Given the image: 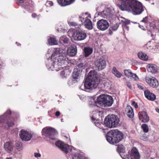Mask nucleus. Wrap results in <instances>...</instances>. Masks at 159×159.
<instances>
[{
  "label": "nucleus",
  "mask_w": 159,
  "mask_h": 159,
  "mask_svg": "<svg viewBox=\"0 0 159 159\" xmlns=\"http://www.w3.org/2000/svg\"><path fill=\"white\" fill-rule=\"evenodd\" d=\"M52 53L51 59L48 58L46 61L47 68L49 70L57 71L62 69V66L68 59L66 53L63 52H59V49L50 48L47 52V55Z\"/></svg>",
  "instance_id": "obj_1"
},
{
  "label": "nucleus",
  "mask_w": 159,
  "mask_h": 159,
  "mask_svg": "<svg viewBox=\"0 0 159 159\" xmlns=\"http://www.w3.org/2000/svg\"><path fill=\"white\" fill-rule=\"evenodd\" d=\"M119 0L121 4L119 7L122 11L132 12L134 15H139L144 11L142 3L136 0Z\"/></svg>",
  "instance_id": "obj_2"
},
{
  "label": "nucleus",
  "mask_w": 159,
  "mask_h": 159,
  "mask_svg": "<svg viewBox=\"0 0 159 159\" xmlns=\"http://www.w3.org/2000/svg\"><path fill=\"white\" fill-rule=\"evenodd\" d=\"M94 97H91L89 99V105L90 107L99 106L108 107H111L113 103V99L110 96L104 94L101 95L98 97L97 101L95 99Z\"/></svg>",
  "instance_id": "obj_3"
},
{
  "label": "nucleus",
  "mask_w": 159,
  "mask_h": 159,
  "mask_svg": "<svg viewBox=\"0 0 159 159\" xmlns=\"http://www.w3.org/2000/svg\"><path fill=\"white\" fill-rule=\"evenodd\" d=\"M99 80L98 79L96 71L94 70H91L88 73L87 78L84 82V89H81V87L80 89L84 90L87 92H89L90 90L96 89L99 86Z\"/></svg>",
  "instance_id": "obj_4"
},
{
  "label": "nucleus",
  "mask_w": 159,
  "mask_h": 159,
  "mask_svg": "<svg viewBox=\"0 0 159 159\" xmlns=\"http://www.w3.org/2000/svg\"><path fill=\"white\" fill-rule=\"evenodd\" d=\"M11 115L13 116H19L18 113L12 112L9 109L3 115L0 116V131L6 128L5 125L7 124L8 127H12L14 125V120L13 118L11 117Z\"/></svg>",
  "instance_id": "obj_5"
},
{
  "label": "nucleus",
  "mask_w": 159,
  "mask_h": 159,
  "mask_svg": "<svg viewBox=\"0 0 159 159\" xmlns=\"http://www.w3.org/2000/svg\"><path fill=\"white\" fill-rule=\"evenodd\" d=\"M55 144L59 148L66 154H67L69 151L71 152L72 154L69 155L70 159H85L83 154H81L79 152L72 151L73 150H75V148L72 146L65 144L61 141L56 142Z\"/></svg>",
  "instance_id": "obj_6"
},
{
  "label": "nucleus",
  "mask_w": 159,
  "mask_h": 159,
  "mask_svg": "<svg viewBox=\"0 0 159 159\" xmlns=\"http://www.w3.org/2000/svg\"><path fill=\"white\" fill-rule=\"evenodd\" d=\"M107 141L110 144L117 143L124 138V134L117 129L109 131L106 136Z\"/></svg>",
  "instance_id": "obj_7"
},
{
  "label": "nucleus",
  "mask_w": 159,
  "mask_h": 159,
  "mask_svg": "<svg viewBox=\"0 0 159 159\" xmlns=\"http://www.w3.org/2000/svg\"><path fill=\"white\" fill-rule=\"evenodd\" d=\"M90 18V14L87 12L82 14L79 18V20L81 21L83 25H84L85 27L89 30L93 28L92 21L89 19Z\"/></svg>",
  "instance_id": "obj_8"
},
{
  "label": "nucleus",
  "mask_w": 159,
  "mask_h": 159,
  "mask_svg": "<svg viewBox=\"0 0 159 159\" xmlns=\"http://www.w3.org/2000/svg\"><path fill=\"white\" fill-rule=\"evenodd\" d=\"M102 7V6H100L96 8V11L98 12V15L110 21L113 16V11L110 8H107L103 11H100Z\"/></svg>",
  "instance_id": "obj_9"
},
{
  "label": "nucleus",
  "mask_w": 159,
  "mask_h": 159,
  "mask_svg": "<svg viewBox=\"0 0 159 159\" xmlns=\"http://www.w3.org/2000/svg\"><path fill=\"white\" fill-rule=\"evenodd\" d=\"M42 133L43 135L50 139L55 140L54 136L57 134V131L54 128L49 127H47L42 130Z\"/></svg>",
  "instance_id": "obj_10"
},
{
  "label": "nucleus",
  "mask_w": 159,
  "mask_h": 159,
  "mask_svg": "<svg viewBox=\"0 0 159 159\" xmlns=\"http://www.w3.org/2000/svg\"><path fill=\"white\" fill-rule=\"evenodd\" d=\"M123 159H140V157L138 149L135 147H133L131 150V153L128 152L126 156H123L120 155Z\"/></svg>",
  "instance_id": "obj_11"
},
{
  "label": "nucleus",
  "mask_w": 159,
  "mask_h": 159,
  "mask_svg": "<svg viewBox=\"0 0 159 159\" xmlns=\"http://www.w3.org/2000/svg\"><path fill=\"white\" fill-rule=\"evenodd\" d=\"M72 36L75 40L81 41L84 39L86 38L87 35L84 31L78 30L74 32Z\"/></svg>",
  "instance_id": "obj_12"
},
{
  "label": "nucleus",
  "mask_w": 159,
  "mask_h": 159,
  "mask_svg": "<svg viewBox=\"0 0 159 159\" xmlns=\"http://www.w3.org/2000/svg\"><path fill=\"white\" fill-rule=\"evenodd\" d=\"M97 26L99 30L104 31L108 28L109 25V23L106 20L101 19L97 21Z\"/></svg>",
  "instance_id": "obj_13"
},
{
  "label": "nucleus",
  "mask_w": 159,
  "mask_h": 159,
  "mask_svg": "<svg viewBox=\"0 0 159 159\" xmlns=\"http://www.w3.org/2000/svg\"><path fill=\"white\" fill-rule=\"evenodd\" d=\"M95 65L97 68L99 70L104 69L106 66V61L103 57L97 59L95 62Z\"/></svg>",
  "instance_id": "obj_14"
},
{
  "label": "nucleus",
  "mask_w": 159,
  "mask_h": 159,
  "mask_svg": "<svg viewBox=\"0 0 159 159\" xmlns=\"http://www.w3.org/2000/svg\"><path fill=\"white\" fill-rule=\"evenodd\" d=\"M145 81L151 87L154 88H157L159 85V83L157 80L154 77L150 78L146 77L145 79Z\"/></svg>",
  "instance_id": "obj_15"
},
{
  "label": "nucleus",
  "mask_w": 159,
  "mask_h": 159,
  "mask_svg": "<svg viewBox=\"0 0 159 159\" xmlns=\"http://www.w3.org/2000/svg\"><path fill=\"white\" fill-rule=\"evenodd\" d=\"M20 134V136L23 141H30L32 137V134L27 131L21 130Z\"/></svg>",
  "instance_id": "obj_16"
},
{
  "label": "nucleus",
  "mask_w": 159,
  "mask_h": 159,
  "mask_svg": "<svg viewBox=\"0 0 159 159\" xmlns=\"http://www.w3.org/2000/svg\"><path fill=\"white\" fill-rule=\"evenodd\" d=\"M64 52L66 53L67 58H68V55L70 57L74 56L76 54L77 52L76 47L75 45H72L69 47L67 50V54L66 52L65 51H62V52ZM68 60L64 64L68 63L67 61L68 60Z\"/></svg>",
  "instance_id": "obj_17"
},
{
  "label": "nucleus",
  "mask_w": 159,
  "mask_h": 159,
  "mask_svg": "<svg viewBox=\"0 0 159 159\" xmlns=\"http://www.w3.org/2000/svg\"><path fill=\"white\" fill-rule=\"evenodd\" d=\"M138 116L139 120L143 122H147L149 120V117L145 111L139 112Z\"/></svg>",
  "instance_id": "obj_18"
},
{
  "label": "nucleus",
  "mask_w": 159,
  "mask_h": 159,
  "mask_svg": "<svg viewBox=\"0 0 159 159\" xmlns=\"http://www.w3.org/2000/svg\"><path fill=\"white\" fill-rule=\"evenodd\" d=\"M144 95L148 100L152 101H154L156 98L155 95L151 93L148 90H146L144 91Z\"/></svg>",
  "instance_id": "obj_19"
},
{
  "label": "nucleus",
  "mask_w": 159,
  "mask_h": 159,
  "mask_svg": "<svg viewBox=\"0 0 159 159\" xmlns=\"http://www.w3.org/2000/svg\"><path fill=\"white\" fill-rule=\"evenodd\" d=\"M110 116L111 122V125H112L113 128H114L119 124V119L117 116L114 115H111Z\"/></svg>",
  "instance_id": "obj_20"
},
{
  "label": "nucleus",
  "mask_w": 159,
  "mask_h": 159,
  "mask_svg": "<svg viewBox=\"0 0 159 159\" xmlns=\"http://www.w3.org/2000/svg\"><path fill=\"white\" fill-rule=\"evenodd\" d=\"M81 70L78 69V68H75L73 71L72 74V80L77 81L81 74Z\"/></svg>",
  "instance_id": "obj_21"
},
{
  "label": "nucleus",
  "mask_w": 159,
  "mask_h": 159,
  "mask_svg": "<svg viewBox=\"0 0 159 159\" xmlns=\"http://www.w3.org/2000/svg\"><path fill=\"white\" fill-rule=\"evenodd\" d=\"M75 0H57L59 5L64 7L73 3Z\"/></svg>",
  "instance_id": "obj_22"
},
{
  "label": "nucleus",
  "mask_w": 159,
  "mask_h": 159,
  "mask_svg": "<svg viewBox=\"0 0 159 159\" xmlns=\"http://www.w3.org/2000/svg\"><path fill=\"white\" fill-rule=\"evenodd\" d=\"M5 150L8 153H10L13 149V144L11 141L6 142L4 145Z\"/></svg>",
  "instance_id": "obj_23"
},
{
  "label": "nucleus",
  "mask_w": 159,
  "mask_h": 159,
  "mask_svg": "<svg viewBox=\"0 0 159 159\" xmlns=\"http://www.w3.org/2000/svg\"><path fill=\"white\" fill-rule=\"evenodd\" d=\"M147 70L148 72L155 74L157 73L158 70V67L155 65L149 64H148L147 66Z\"/></svg>",
  "instance_id": "obj_24"
},
{
  "label": "nucleus",
  "mask_w": 159,
  "mask_h": 159,
  "mask_svg": "<svg viewBox=\"0 0 159 159\" xmlns=\"http://www.w3.org/2000/svg\"><path fill=\"white\" fill-rule=\"evenodd\" d=\"M125 111L127 116L132 118L134 117V113L132 108L130 106H127L125 109Z\"/></svg>",
  "instance_id": "obj_25"
},
{
  "label": "nucleus",
  "mask_w": 159,
  "mask_h": 159,
  "mask_svg": "<svg viewBox=\"0 0 159 159\" xmlns=\"http://www.w3.org/2000/svg\"><path fill=\"white\" fill-rule=\"evenodd\" d=\"M92 120L94 121V123L95 125L97 127L99 128L100 129H102V130H104V129L102 127H101V125H103V124L101 122L99 121V120L97 118L95 117L94 115H93L91 117Z\"/></svg>",
  "instance_id": "obj_26"
},
{
  "label": "nucleus",
  "mask_w": 159,
  "mask_h": 159,
  "mask_svg": "<svg viewBox=\"0 0 159 159\" xmlns=\"http://www.w3.org/2000/svg\"><path fill=\"white\" fill-rule=\"evenodd\" d=\"M84 57H87L92 53L93 49L92 48L87 47H84Z\"/></svg>",
  "instance_id": "obj_27"
},
{
  "label": "nucleus",
  "mask_w": 159,
  "mask_h": 159,
  "mask_svg": "<svg viewBox=\"0 0 159 159\" xmlns=\"http://www.w3.org/2000/svg\"><path fill=\"white\" fill-rule=\"evenodd\" d=\"M111 120L110 115H108L105 117L104 121V123L105 125L110 128H113Z\"/></svg>",
  "instance_id": "obj_28"
},
{
  "label": "nucleus",
  "mask_w": 159,
  "mask_h": 159,
  "mask_svg": "<svg viewBox=\"0 0 159 159\" xmlns=\"http://www.w3.org/2000/svg\"><path fill=\"white\" fill-rule=\"evenodd\" d=\"M138 56L140 59L146 61L148 59V56L147 55L142 52H139L138 54Z\"/></svg>",
  "instance_id": "obj_29"
},
{
  "label": "nucleus",
  "mask_w": 159,
  "mask_h": 159,
  "mask_svg": "<svg viewBox=\"0 0 159 159\" xmlns=\"http://www.w3.org/2000/svg\"><path fill=\"white\" fill-rule=\"evenodd\" d=\"M112 73L117 78H120L122 75V74L119 72L116 68L114 66L111 70Z\"/></svg>",
  "instance_id": "obj_30"
},
{
  "label": "nucleus",
  "mask_w": 159,
  "mask_h": 159,
  "mask_svg": "<svg viewBox=\"0 0 159 159\" xmlns=\"http://www.w3.org/2000/svg\"><path fill=\"white\" fill-rule=\"evenodd\" d=\"M48 41L49 44L51 45H57L58 43L55 38L49 37V38L48 39Z\"/></svg>",
  "instance_id": "obj_31"
},
{
  "label": "nucleus",
  "mask_w": 159,
  "mask_h": 159,
  "mask_svg": "<svg viewBox=\"0 0 159 159\" xmlns=\"http://www.w3.org/2000/svg\"><path fill=\"white\" fill-rule=\"evenodd\" d=\"M28 4H26L25 5L24 8L27 11H29L31 8L33 6L34 2L31 0H28Z\"/></svg>",
  "instance_id": "obj_32"
},
{
  "label": "nucleus",
  "mask_w": 159,
  "mask_h": 159,
  "mask_svg": "<svg viewBox=\"0 0 159 159\" xmlns=\"http://www.w3.org/2000/svg\"><path fill=\"white\" fill-rule=\"evenodd\" d=\"M117 151L120 154V155H121L120 153H124L125 152V148L124 146L122 145H118L117 148ZM123 156L125 155H123L121 154Z\"/></svg>",
  "instance_id": "obj_33"
},
{
  "label": "nucleus",
  "mask_w": 159,
  "mask_h": 159,
  "mask_svg": "<svg viewBox=\"0 0 159 159\" xmlns=\"http://www.w3.org/2000/svg\"><path fill=\"white\" fill-rule=\"evenodd\" d=\"M150 44V42H149L147 44V47L148 48H149L150 49H154V50H155L156 49H157L159 48V43H157L156 45H154L152 46Z\"/></svg>",
  "instance_id": "obj_34"
},
{
  "label": "nucleus",
  "mask_w": 159,
  "mask_h": 159,
  "mask_svg": "<svg viewBox=\"0 0 159 159\" xmlns=\"http://www.w3.org/2000/svg\"><path fill=\"white\" fill-rule=\"evenodd\" d=\"M69 39L66 36H62L60 38V42L61 43L67 44L69 43Z\"/></svg>",
  "instance_id": "obj_35"
},
{
  "label": "nucleus",
  "mask_w": 159,
  "mask_h": 159,
  "mask_svg": "<svg viewBox=\"0 0 159 159\" xmlns=\"http://www.w3.org/2000/svg\"><path fill=\"white\" fill-rule=\"evenodd\" d=\"M119 20L123 24L122 25H127L130 23L129 20L122 17L119 18Z\"/></svg>",
  "instance_id": "obj_36"
},
{
  "label": "nucleus",
  "mask_w": 159,
  "mask_h": 159,
  "mask_svg": "<svg viewBox=\"0 0 159 159\" xmlns=\"http://www.w3.org/2000/svg\"><path fill=\"white\" fill-rule=\"evenodd\" d=\"M102 84H101V83H100V82L99 81V86L97 87V88H107V87H109V82L107 81L103 82Z\"/></svg>",
  "instance_id": "obj_37"
},
{
  "label": "nucleus",
  "mask_w": 159,
  "mask_h": 159,
  "mask_svg": "<svg viewBox=\"0 0 159 159\" xmlns=\"http://www.w3.org/2000/svg\"><path fill=\"white\" fill-rule=\"evenodd\" d=\"M16 148L18 151H22L23 149L22 143L20 142H17L16 145Z\"/></svg>",
  "instance_id": "obj_38"
},
{
  "label": "nucleus",
  "mask_w": 159,
  "mask_h": 159,
  "mask_svg": "<svg viewBox=\"0 0 159 159\" xmlns=\"http://www.w3.org/2000/svg\"><path fill=\"white\" fill-rule=\"evenodd\" d=\"M141 128L144 132L147 133L148 132V127L146 124H143L141 126Z\"/></svg>",
  "instance_id": "obj_39"
},
{
  "label": "nucleus",
  "mask_w": 159,
  "mask_h": 159,
  "mask_svg": "<svg viewBox=\"0 0 159 159\" xmlns=\"http://www.w3.org/2000/svg\"><path fill=\"white\" fill-rule=\"evenodd\" d=\"M125 75L128 78L131 79V76L132 75V73L129 70H124Z\"/></svg>",
  "instance_id": "obj_40"
},
{
  "label": "nucleus",
  "mask_w": 159,
  "mask_h": 159,
  "mask_svg": "<svg viewBox=\"0 0 159 159\" xmlns=\"http://www.w3.org/2000/svg\"><path fill=\"white\" fill-rule=\"evenodd\" d=\"M119 27V24L118 23H116L114 25H112L111 26L110 28L113 31H116Z\"/></svg>",
  "instance_id": "obj_41"
},
{
  "label": "nucleus",
  "mask_w": 159,
  "mask_h": 159,
  "mask_svg": "<svg viewBox=\"0 0 159 159\" xmlns=\"http://www.w3.org/2000/svg\"><path fill=\"white\" fill-rule=\"evenodd\" d=\"M68 24L70 26H74L76 28L79 27V26H80V25H78L77 23L73 21L69 22Z\"/></svg>",
  "instance_id": "obj_42"
},
{
  "label": "nucleus",
  "mask_w": 159,
  "mask_h": 159,
  "mask_svg": "<svg viewBox=\"0 0 159 159\" xmlns=\"http://www.w3.org/2000/svg\"><path fill=\"white\" fill-rule=\"evenodd\" d=\"M131 79L133 78L135 80H139V77L136 74L132 73L131 76Z\"/></svg>",
  "instance_id": "obj_43"
},
{
  "label": "nucleus",
  "mask_w": 159,
  "mask_h": 159,
  "mask_svg": "<svg viewBox=\"0 0 159 159\" xmlns=\"http://www.w3.org/2000/svg\"><path fill=\"white\" fill-rule=\"evenodd\" d=\"M84 66V64L83 63H80L79 64L76 68H78V69L81 70L82 71V68Z\"/></svg>",
  "instance_id": "obj_44"
},
{
  "label": "nucleus",
  "mask_w": 159,
  "mask_h": 159,
  "mask_svg": "<svg viewBox=\"0 0 159 159\" xmlns=\"http://www.w3.org/2000/svg\"><path fill=\"white\" fill-rule=\"evenodd\" d=\"M53 3L52 2L50 1H48L46 3V5L48 7H51L52 6Z\"/></svg>",
  "instance_id": "obj_45"
},
{
  "label": "nucleus",
  "mask_w": 159,
  "mask_h": 159,
  "mask_svg": "<svg viewBox=\"0 0 159 159\" xmlns=\"http://www.w3.org/2000/svg\"><path fill=\"white\" fill-rule=\"evenodd\" d=\"M65 72L64 70H62L61 72L60 75L62 78H65L66 77L65 75Z\"/></svg>",
  "instance_id": "obj_46"
},
{
  "label": "nucleus",
  "mask_w": 159,
  "mask_h": 159,
  "mask_svg": "<svg viewBox=\"0 0 159 159\" xmlns=\"http://www.w3.org/2000/svg\"><path fill=\"white\" fill-rule=\"evenodd\" d=\"M137 86L138 88L140 89L143 90L144 89V88L142 84H137Z\"/></svg>",
  "instance_id": "obj_47"
},
{
  "label": "nucleus",
  "mask_w": 159,
  "mask_h": 159,
  "mask_svg": "<svg viewBox=\"0 0 159 159\" xmlns=\"http://www.w3.org/2000/svg\"><path fill=\"white\" fill-rule=\"evenodd\" d=\"M122 28L124 31L129 30V27L127 25H122Z\"/></svg>",
  "instance_id": "obj_48"
},
{
  "label": "nucleus",
  "mask_w": 159,
  "mask_h": 159,
  "mask_svg": "<svg viewBox=\"0 0 159 159\" xmlns=\"http://www.w3.org/2000/svg\"><path fill=\"white\" fill-rule=\"evenodd\" d=\"M34 157L36 158L40 157L41 156V154L40 153L38 152H34Z\"/></svg>",
  "instance_id": "obj_49"
},
{
  "label": "nucleus",
  "mask_w": 159,
  "mask_h": 159,
  "mask_svg": "<svg viewBox=\"0 0 159 159\" xmlns=\"http://www.w3.org/2000/svg\"><path fill=\"white\" fill-rule=\"evenodd\" d=\"M148 16H146L145 17L143 18L141 22L145 23H147L148 22Z\"/></svg>",
  "instance_id": "obj_50"
},
{
  "label": "nucleus",
  "mask_w": 159,
  "mask_h": 159,
  "mask_svg": "<svg viewBox=\"0 0 159 159\" xmlns=\"http://www.w3.org/2000/svg\"><path fill=\"white\" fill-rule=\"evenodd\" d=\"M131 105L132 106L134 107L135 108L138 107V105L137 103H136L135 101H133L131 103Z\"/></svg>",
  "instance_id": "obj_51"
},
{
  "label": "nucleus",
  "mask_w": 159,
  "mask_h": 159,
  "mask_svg": "<svg viewBox=\"0 0 159 159\" xmlns=\"http://www.w3.org/2000/svg\"><path fill=\"white\" fill-rule=\"evenodd\" d=\"M18 129L17 128H15L11 131V132L12 133H15L17 134L18 133Z\"/></svg>",
  "instance_id": "obj_52"
},
{
  "label": "nucleus",
  "mask_w": 159,
  "mask_h": 159,
  "mask_svg": "<svg viewBox=\"0 0 159 159\" xmlns=\"http://www.w3.org/2000/svg\"><path fill=\"white\" fill-rule=\"evenodd\" d=\"M150 26L152 28L155 29L156 28V26L154 23H151L150 24Z\"/></svg>",
  "instance_id": "obj_53"
},
{
  "label": "nucleus",
  "mask_w": 159,
  "mask_h": 159,
  "mask_svg": "<svg viewBox=\"0 0 159 159\" xmlns=\"http://www.w3.org/2000/svg\"><path fill=\"white\" fill-rule=\"evenodd\" d=\"M126 85L130 89H131L132 88L131 84L129 82H126Z\"/></svg>",
  "instance_id": "obj_54"
},
{
  "label": "nucleus",
  "mask_w": 159,
  "mask_h": 159,
  "mask_svg": "<svg viewBox=\"0 0 159 159\" xmlns=\"http://www.w3.org/2000/svg\"><path fill=\"white\" fill-rule=\"evenodd\" d=\"M17 3H23L25 0H16Z\"/></svg>",
  "instance_id": "obj_55"
},
{
  "label": "nucleus",
  "mask_w": 159,
  "mask_h": 159,
  "mask_svg": "<svg viewBox=\"0 0 159 159\" xmlns=\"http://www.w3.org/2000/svg\"><path fill=\"white\" fill-rule=\"evenodd\" d=\"M60 113L59 111H57L55 113V115L57 116H60Z\"/></svg>",
  "instance_id": "obj_56"
},
{
  "label": "nucleus",
  "mask_w": 159,
  "mask_h": 159,
  "mask_svg": "<svg viewBox=\"0 0 159 159\" xmlns=\"http://www.w3.org/2000/svg\"><path fill=\"white\" fill-rule=\"evenodd\" d=\"M112 30L111 29H110V28L109 29V30L108 32V34L110 35H111L112 34L113 32L112 31Z\"/></svg>",
  "instance_id": "obj_57"
},
{
  "label": "nucleus",
  "mask_w": 159,
  "mask_h": 159,
  "mask_svg": "<svg viewBox=\"0 0 159 159\" xmlns=\"http://www.w3.org/2000/svg\"><path fill=\"white\" fill-rule=\"evenodd\" d=\"M4 64L2 62H0V69L2 68Z\"/></svg>",
  "instance_id": "obj_58"
},
{
  "label": "nucleus",
  "mask_w": 159,
  "mask_h": 159,
  "mask_svg": "<svg viewBox=\"0 0 159 159\" xmlns=\"http://www.w3.org/2000/svg\"><path fill=\"white\" fill-rule=\"evenodd\" d=\"M37 16V15L35 13H33L32 14V16L33 18H35Z\"/></svg>",
  "instance_id": "obj_59"
},
{
  "label": "nucleus",
  "mask_w": 159,
  "mask_h": 159,
  "mask_svg": "<svg viewBox=\"0 0 159 159\" xmlns=\"http://www.w3.org/2000/svg\"><path fill=\"white\" fill-rule=\"evenodd\" d=\"M100 112V111H95V112H93V114H94V113H95V114H96V113H97V114H98V115H99L98 113H99V112Z\"/></svg>",
  "instance_id": "obj_60"
},
{
  "label": "nucleus",
  "mask_w": 159,
  "mask_h": 159,
  "mask_svg": "<svg viewBox=\"0 0 159 159\" xmlns=\"http://www.w3.org/2000/svg\"><path fill=\"white\" fill-rule=\"evenodd\" d=\"M139 27L143 30H145V29L143 28V26H141L140 25H139Z\"/></svg>",
  "instance_id": "obj_61"
},
{
  "label": "nucleus",
  "mask_w": 159,
  "mask_h": 159,
  "mask_svg": "<svg viewBox=\"0 0 159 159\" xmlns=\"http://www.w3.org/2000/svg\"><path fill=\"white\" fill-rule=\"evenodd\" d=\"M156 111L157 112L159 113V109H156Z\"/></svg>",
  "instance_id": "obj_62"
},
{
  "label": "nucleus",
  "mask_w": 159,
  "mask_h": 159,
  "mask_svg": "<svg viewBox=\"0 0 159 159\" xmlns=\"http://www.w3.org/2000/svg\"><path fill=\"white\" fill-rule=\"evenodd\" d=\"M6 159H12L11 158V157H9V158H7Z\"/></svg>",
  "instance_id": "obj_63"
},
{
  "label": "nucleus",
  "mask_w": 159,
  "mask_h": 159,
  "mask_svg": "<svg viewBox=\"0 0 159 159\" xmlns=\"http://www.w3.org/2000/svg\"><path fill=\"white\" fill-rule=\"evenodd\" d=\"M61 121L62 122H63V119H61Z\"/></svg>",
  "instance_id": "obj_64"
}]
</instances>
